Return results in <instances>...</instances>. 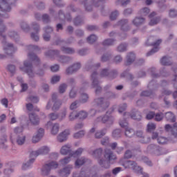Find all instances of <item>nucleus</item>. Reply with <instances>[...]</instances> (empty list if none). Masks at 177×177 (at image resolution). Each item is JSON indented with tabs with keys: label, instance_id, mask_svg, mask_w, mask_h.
<instances>
[{
	"label": "nucleus",
	"instance_id": "28",
	"mask_svg": "<svg viewBox=\"0 0 177 177\" xmlns=\"http://www.w3.org/2000/svg\"><path fill=\"white\" fill-rule=\"evenodd\" d=\"M105 158L107 160H109V161H111V160H115L116 157L113 154V152L107 149L105 151Z\"/></svg>",
	"mask_w": 177,
	"mask_h": 177
},
{
	"label": "nucleus",
	"instance_id": "57",
	"mask_svg": "<svg viewBox=\"0 0 177 177\" xmlns=\"http://www.w3.org/2000/svg\"><path fill=\"white\" fill-rule=\"evenodd\" d=\"M66 89H67V85L61 84L59 88V93H64L66 92Z\"/></svg>",
	"mask_w": 177,
	"mask_h": 177
},
{
	"label": "nucleus",
	"instance_id": "7",
	"mask_svg": "<svg viewBox=\"0 0 177 177\" xmlns=\"http://www.w3.org/2000/svg\"><path fill=\"white\" fill-rule=\"evenodd\" d=\"M82 151H84V149H82V148L78 149L73 154H72L71 156L66 157L64 159L60 160L59 164L61 165H67V164H68V162L71 161V158H73V157L75 158L81 156V154H82Z\"/></svg>",
	"mask_w": 177,
	"mask_h": 177
},
{
	"label": "nucleus",
	"instance_id": "10",
	"mask_svg": "<svg viewBox=\"0 0 177 177\" xmlns=\"http://www.w3.org/2000/svg\"><path fill=\"white\" fill-rule=\"evenodd\" d=\"M92 88H95V93H99L102 91V87L99 86V82H97V74L94 72L91 75Z\"/></svg>",
	"mask_w": 177,
	"mask_h": 177
},
{
	"label": "nucleus",
	"instance_id": "18",
	"mask_svg": "<svg viewBox=\"0 0 177 177\" xmlns=\"http://www.w3.org/2000/svg\"><path fill=\"white\" fill-rule=\"evenodd\" d=\"M81 68V64L76 63L73 64L72 66L66 69V73L68 74H73V73H75V71H77V70H80Z\"/></svg>",
	"mask_w": 177,
	"mask_h": 177
},
{
	"label": "nucleus",
	"instance_id": "60",
	"mask_svg": "<svg viewBox=\"0 0 177 177\" xmlns=\"http://www.w3.org/2000/svg\"><path fill=\"white\" fill-rule=\"evenodd\" d=\"M38 97L31 96L28 98V102H32V103H38Z\"/></svg>",
	"mask_w": 177,
	"mask_h": 177
},
{
	"label": "nucleus",
	"instance_id": "55",
	"mask_svg": "<svg viewBox=\"0 0 177 177\" xmlns=\"http://www.w3.org/2000/svg\"><path fill=\"white\" fill-rule=\"evenodd\" d=\"M7 141L8 140L6 139V136L0 138V147L4 148L5 143H6Z\"/></svg>",
	"mask_w": 177,
	"mask_h": 177
},
{
	"label": "nucleus",
	"instance_id": "49",
	"mask_svg": "<svg viewBox=\"0 0 177 177\" xmlns=\"http://www.w3.org/2000/svg\"><path fill=\"white\" fill-rule=\"evenodd\" d=\"M44 135H45V130L44 129L40 128L37 130L36 136H39L41 139L44 138Z\"/></svg>",
	"mask_w": 177,
	"mask_h": 177
},
{
	"label": "nucleus",
	"instance_id": "45",
	"mask_svg": "<svg viewBox=\"0 0 177 177\" xmlns=\"http://www.w3.org/2000/svg\"><path fill=\"white\" fill-rule=\"evenodd\" d=\"M76 118H78V113L75 111L71 113L69 115V121H74Z\"/></svg>",
	"mask_w": 177,
	"mask_h": 177
},
{
	"label": "nucleus",
	"instance_id": "16",
	"mask_svg": "<svg viewBox=\"0 0 177 177\" xmlns=\"http://www.w3.org/2000/svg\"><path fill=\"white\" fill-rule=\"evenodd\" d=\"M15 172V169L10 165V163H8L5 165L3 169V174L5 176H10Z\"/></svg>",
	"mask_w": 177,
	"mask_h": 177
},
{
	"label": "nucleus",
	"instance_id": "25",
	"mask_svg": "<svg viewBox=\"0 0 177 177\" xmlns=\"http://www.w3.org/2000/svg\"><path fill=\"white\" fill-rule=\"evenodd\" d=\"M70 151H71V147H70V145H64L60 149V153L63 156L68 154Z\"/></svg>",
	"mask_w": 177,
	"mask_h": 177
},
{
	"label": "nucleus",
	"instance_id": "56",
	"mask_svg": "<svg viewBox=\"0 0 177 177\" xmlns=\"http://www.w3.org/2000/svg\"><path fill=\"white\" fill-rule=\"evenodd\" d=\"M21 132H23V127H15L14 129V133H15V135H21Z\"/></svg>",
	"mask_w": 177,
	"mask_h": 177
},
{
	"label": "nucleus",
	"instance_id": "35",
	"mask_svg": "<svg viewBox=\"0 0 177 177\" xmlns=\"http://www.w3.org/2000/svg\"><path fill=\"white\" fill-rule=\"evenodd\" d=\"M164 118V113L159 112L155 114L154 120L155 121H157L159 122L160 121H162V119Z\"/></svg>",
	"mask_w": 177,
	"mask_h": 177
},
{
	"label": "nucleus",
	"instance_id": "9",
	"mask_svg": "<svg viewBox=\"0 0 177 177\" xmlns=\"http://www.w3.org/2000/svg\"><path fill=\"white\" fill-rule=\"evenodd\" d=\"M50 127V133L51 135H56L59 133V131L60 129V125L58 123L53 124L52 122L49 121L46 124V129H49Z\"/></svg>",
	"mask_w": 177,
	"mask_h": 177
},
{
	"label": "nucleus",
	"instance_id": "54",
	"mask_svg": "<svg viewBox=\"0 0 177 177\" xmlns=\"http://www.w3.org/2000/svg\"><path fill=\"white\" fill-rule=\"evenodd\" d=\"M48 118L51 121H55V120H57L59 118V115L55 113H52L49 114Z\"/></svg>",
	"mask_w": 177,
	"mask_h": 177
},
{
	"label": "nucleus",
	"instance_id": "63",
	"mask_svg": "<svg viewBox=\"0 0 177 177\" xmlns=\"http://www.w3.org/2000/svg\"><path fill=\"white\" fill-rule=\"evenodd\" d=\"M41 138H39V136H33L32 138V143H38V142H39V140H41Z\"/></svg>",
	"mask_w": 177,
	"mask_h": 177
},
{
	"label": "nucleus",
	"instance_id": "22",
	"mask_svg": "<svg viewBox=\"0 0 177 177\" xmlns=\"http://www.w3.org/2000/svg\"><path fill=\"white\" fill-rule=\"evenodd\" d=\"M52 31H53V29L50 27H47L45 28V32L43 35L44 41H49V39H50V35L49 34H50Z\"/></svg>",
	"mask_w": 177,
	"mask_h": 177
},
{
	"label": "nucleus",
	"instance_id": "14",
	"mask_svg": "<svg viewBox=\"0 0 177 177\" xmlns=\"http://www.w3.org/2000/svg\"><path fill=\"white\" fill-rule=\"evenodd\" d=\"M71 169H73V165H68L62 170H59L58 174L60 176L67 177L70 174H71Z\"/></svg>",
	"mask_w": 177,
	"mask_h": 177
},
{
	"label": "nucleus",
	"instance_id": "23",
	"mask_svg": "<svg viewBox=\"0 0 177 177\" xmlns=\"http://www.w3.org/2000/svg\"><path fill=\"white\" fill-rule=\"evenodd\" d=\"M29 120L31 124H32L33 125H37L39 124V118H38V116H37L34 113H30L29 115Z\"/></svg>",
	"mask_w": 177,
	"mask_h": 177
},
{
	"label": "nucleus",
	"instance_id": "36",
	"mask_svg": "<svg viewBox=\"0 0 177 177\" xmlns=\"http://www.w3.org/2000/svg\"><path fill=\"white\" fill-rule=\"evenodd\" d=\"M131 118L133 120H137V121H140L142 120V115H140V112H136L133 115H130Z\"/></svg>",
	"mask_w": 177,
	"mask_h": 177
},
{
	"label": "nucleus",
	"instance_id": "24",
	"mask_svg": "<svg viewBox=\"0 0 177 177\" xmlns=\"http://www.w3.org/2000/svg\"><path fill=\"white\" fill-rule=\"evenodd\" d=\"M1 17H4V19H6L8 16L5 15V14L3 13L0 14V35H2V34L5 32L6 28L5 27V25H3V22H2V19H1Z\"/></svg>",
	"mask_w": 177,
	"mask_h": 177
},
{
	"label": "nucleus",
	"instance_id": "8",
	"mask_svg": "<svg viewBox=\"0 0 177 177\" xmlns=\"http://www.w3.org/2000/svg\"><path fill=\"white\" fill-rule=\"evenodd\" d=\"M50 151V149L48 147L44 146L39 149L37 151H32L30 152V157L37 158L38 156H41V154H48Z\"/></svg>",
	"mask_w": 177,
	"mask_h": 177
},
{
	"label": "nucleus",
	"instance_id": "48",
	"mask_svg": "<svg viewBox=\"0 0 177 177\" xmlns=\"http://www.w3.org/2000/svg\"><path fill=\"white\" fill-rule=\"evenodd\" d=\"M154 129H156V124L151 122L147 124V131L148 132H151V131H154Z\"/></svg>",
	"mask_w": 177,
	"mask_h": 177
},
{
	"label": "nucleus",
	"instance_id": "62",
	"mask_svg": "<svg viewBox=\"0 0 177 177\" xmlns=\"http://www.w3.org/2000/svg\"><path fill=\"white\" fill-rule=\"evenodd\" d=\"M8 35L10 38H14V39H17L19 38V35H17V33L15 32H10Z\"/></svg>",
	"mask_w": 177,
	"mask_h": 177
},
{
	"label": "nucleus",
	"instance_id": "3",
	"mask_svg": "<svg viewBox=\"0 0 177 177\" xmlns=\"http://www.w3.org/2000/svg\"><path fill=\"white\" fill-rule=\"evenodd\" d=\"M93 106H96L100 111H104L110 106V102L106 98H96L94 100Z\"/></svg>",
	"mask_w": 177,
	"mask_h": 177
},
{
	"label": "nucleus",
	"instance_id": "13",
	"mask_svg": "<svg viewBox=\"0 0 177 177\" xmlns=\"http://www.w3.org/2000/svg\"><path fill=\"white\" fill-rule=\"evenodd\" d=\"M165 129L167 132H171L172 136L177 138V122L174 123L173 127L169 124H166Z\"/></svg>",
	"mask_w": 177,
	"mask_h": 177
},
{
	"label": "nucleus",
	"instance_id": "38",
	"mask_svg": "<svg viewBox=\"0 0 177 177\" xmlns=\"http://www.w3.org/2000/svg\"><path fill=\"white\" fill-rule=\"evenodd\" d=\"M86 117H88V113L84 111L77 113V118H80V120H85Z\"/></svg>",
	"mask_w": 177,
	"mask_h": 177
},
{
	"label": "nucleus",
	"instance_id": "34",
	"mask_svg": "<svg viewBox=\"0 0 177 177\" xmlns=\"http://www.w3.org/2000/svg\"><path fill=\"white\" fill-rule=\"evenodd\" d=\"M160 62L162 66H169L171 64V60L168 57H163L161 59Z\"/></svg>",
	"mask_w": 177,
	"mask_h": 177
},
{
	"label": "nucleus",
	"instance_id": "44",
	"mask_svg": "<svg viewBox=\"0 0 177 177\" xmlns=\"http://www.w3.org/2000/svg\"><path fill=\"white\" fill-rule=\"evenodd\" d=\"M102 44L104 46H110V45H113V44H114V39H105Z\"/></svg>",
	"mask_w": 177,
	"mask_h": 177
},
{
	"label": "nucleus",
	"instance_id": "51",
	"mask_svg": "<svg viewBox=\"0 0 177 177\" xmlns=\"http://www.w3.org/2000/svg\"><path fill=\"white\" fill-rule=\"evenodd\" d=\"M59 81H60V76L54 75L51 77L50 82L51 84H57V82H59Z\"/></svg>",
	"mask_w": 177,
	"mask_h": 177
},
{
	"label": "nucleus",
	"instance_id": "32",
	"mask_svg": "<svg viewBox=\"0 0 177 177\" xmlns=\"http://www.w3.org/2000/svg\"><path fill=\"white\" fill-rule=\"evenodd\" d=\"M106 132H107V130H106V129H104L100 130V131H97L95 134V137L97 139H100V138H103V136H104V135H106Z\"/></svg>",
	"mask_w": 177,
	"mask_h": 177
},
{
	"label": "nucleus",
	"instance_id": "20",
	"mask_svg": "<svg viewBox=\"0 0 177 177\" xmlns=\"http://www.w3.org/2000/svg\"><path fill=\"white\" fill-rule=\"evenodd\" d=\"M4 50L7 55H12V53H14L15 50H16V48L13 47V45L6 43L4 45Z\"/></svg>",
	"mask_w": 177,
	"mask_h": 177
},
{
	"label": "nucleus",
	"instance_id": "4",
	"mask_svg": "<svg viewBox=\"0 0 177 177\" xmlns=\"http://www.w3.org/2000/svg\"><path fill=\"white\" fill-rule=\"evenodd\" d=\"M19 68L21 71H23V73H26L30 78L35 77V73L32 71V66L30 62L25 61L24 62V66H20Z\"/></svg>",
	"mask_w": 177,
	"mask_h": 177
},
{
	"label": "nucleus",
	"instance_id": "53",
	"mask_svg": "<svg viewBox=\"0 0 177 177\" xmlns=\"http://www.w3.org/2000/svg\"><path fill=\"white\" fill-rule=\"evenodd\" d=\"M57 60L59 62H61V63H68V62H70V58L68 57H59L57 58Z\"/></svg>",
	"mask_w": 177,
	"mask_h": 177
},
{
	"label": "nucleus",
	"instance_id": "50",
	"mask_svg": "<svg viewBox=\"0 0 177 177\" xmlns=\"http://www.w3.org/2000/svg\"><path fill=\"white\" fill-rule=\"evenodd\" d=\"M28 57L30 60H33V62H37V63L39 62V58H38V57H37L34 53L28 54Z\"/></svg>",
	"mask_w": 177,
	"mask_h": 177
},
{
	"label": "nucleus",
	"instance_id": "2",
	"mask_svg": "<svg viewBox=\"0 0 177 177\" xmlns=\"http://www.w3.org/2000/svg\"><path fill=\"white\" fill-rule=\"evenodd\" d=\"M59 167L57 162L51 161L43 165L41 169V174L43 176H48L52 169H56Z\"/></svg>",
	"mask_w": 177,
	"mask_h": 177
},
{
	"label": "nucleus",
	"instance_id": "5",
	"mask_svg": "<svg viewBox=\"0 0 177 177\" xmlns=\"http://www.w3.org/2000/svg\"><path fill=\"white\" fill-rule=\"evenodd\" d=\"M53 104V106L52 107ZM60 106H62V102H60L59 100H57L56 94H53L52 96V100L48 101L47 104L46 109L47 110H49V109L52 107V109L53 110V111H55L56 110H59V109H60Z\"/></svg>",
	"mask_w": 177,
	"mask_h": 177
},
{
	"label": "nucleus",
	"instance_id": "19",
	"mask_svg": "<svg viewBox=\"0 0 177 177\" xmlns=\"http://www.w3.org/2000/svg\"><path fill=\"white\" fill-rule=\"evenodd\" d=\"M136 135L138 138H140V139H143V140H140L141 143H149V142H150V138H145L143 136V131H142V130L137 131L136 132Z\"/></svg>",
	"mask_w": 177,
	"mask_h": 177
},
{
	"label": "nucleus",
	"instance_id": "27",
	"mask_svg": "<svg viewBox=\"0 0 177 177\" xmlns=\"http://www.w3.org/2000/svg\"><path fill=\"white\" fill-rule=\"evenodd\" d=\"M145 23V18L142 17H136L133 20V24L136 26V27H139L141 24Z\"/></svg>",
	"mask_w": 177,
	"mask_h": 177
},
{
	"label": "nucleus",
	"instance_id": "47",
	"mask_svg": "<svg viewBox=\"0 0 177 177\" xmlns=\"http://www.w3.org/2000/svg\"><path fill=\"white\" fill-rule=\"evenodd\" d=\"M84 135H85V131H80L77 133H75L73 135V138H75V139H80V138H82V136H84Z\"/></svg>",
	"mask_w": 177,
	"mask_h": 177
},
{
	"label": "nucleus",
	"instance_id": "61",
	"mask_svg": "<svg viewBox=\"0 0 177 177\" xmlns=\"http://www.w3.org/2000/svg\"><path fill=\"white\" fill-rule=\"evenodd\" d=\"M118 17V11H115L112 12L110 15L111 20H115L117 17Z\"/></svg>",
	"mask_w": 177,
	"mask_h": 177
},
{
	"label": "nucleus",
	"instance_id": "43",
	"mask_svg": "<svg viewBox=\"0 0 177 177\" xmlns=\"http://www.w3.org/2000/svg\"><path fill=\"white\" fill-rule=\"evenodd\" d=\"M88 99H89V97L88 96V94L85 93H82L80 97V101L82 102V103H86Z\"/></svg>",
	"mask_w": 177,
	"mask_h": 177
},
{
	"label": "nucleus",
	"instance_id": "17",
	"mask_svg": "<svg viewBox=\"0 0 177 177\" xmlns=\"http://www.w3.org/2000/svg\"><path fill=\"white\" fill-rule=\"evenodd\" d=\"M160 44H161L160 39H158L156 42L152 44L154 48L151 50H150L149 53H147V56H151V55H153V53H156V52H158V49H159L158 46L160 45Z\"/></svg>",
	"mask_w": 177,
	"mask_h": 177
},
{
	"label": "nucleus",
	"instance_id": "33",
	"mask_svg": "<svg viewBox=\"0 0 177 177\" xmlns=\"http://www.w3.org/2000/svg\"><path fill=\"white\" fill-rule=\"evenodd\" d=\"M135 135V131H133L131 128L127 127L125 130V136L127 138H132Z\"/></svg>",
	"mask_w": 177,
	"mask_h": 177
},
{
	"label": "nucleus",
	"instance_id": "21",
	"mask_svg": "<svg viewBox=\"0 0 177 177\" xmlns=\"http://www.w3.org/2000/svg\"><path fill=\"white\" fill-rule=\"evenodd\" d=\"M31 158L26 162L23 163L22 165V169L25 171L26 169H28L32 164H34V162L35 161V157H30Z\"/></svg>",
	"mask_w": 177,
	"mask_h": 177
},
{
	"label": "nucleus",
	"instance_id": "37",
	"mask_svg": "<svg viewBox=\"0 0 177 177\" xmlns=\"http://www.w3.org/2000/svg\"><path fill=\"white\" fill-rule=\"evenodd\" d=\"M127 48H128V45H127V44H121L118 46L117 50L118 52H125V50H127Z\"/></svg>",
	"mask_w": 177,
	"mask_h": 177
},
{
	"label": "nucleus",
	"instance_id": "64",
	"mask_svg": "<svg viewBox=\"0 0 177 177\" xmlns=\"http://www.w3.org/2000/svg\"><path fill=\"white\" fill-rule=\"evenodd\" d=\"M155 115H156V113H154L153 112H149L147 115L146 118H147V120H151V119L154 118Z\"/></svg>",
	"mask_w": 177,
	"mask_h": 177
},
{
	"label": "nucleus",
	"instance_id": "58",
	"mask_svg": "<svg viewBox=\"0 0 177 177\" xmlns=\"http://www.w3.org/2000/svg\"><path fill=\"white\" fill-rule=\"evenodd\" d=\"M74 24L75 26H81V24H82V19H81L80 17L75 19Z\"/></svg>",
	"mask_w": 177,
	"mask_h": 177
},
{
	"label": "nucleus",
	"instance_id": "1",
	"mask_svg": "<svg viewBox=\"0 0 177 177\" xmlns=\"http://www.w3.org/2000/svg\"><path fill=\"white\" fill-rule=\"evenodd\" d=\"M120 164H121L125 169H133V171L136 172H142V167L138 166V164H136L135 161L121 160Z\"/></svg>",
	"mask_w": 177,
	"mask_h": 177
},
{
	"label": "nucleus",
	"instance_id": "39",
	"mask_svg": "<svg viewBox=\"0 0 177 177\" xmlns=\"http://www.w3.org/2000/svg\"><path fill=\"white\" fill-rule=\"evenodd\" d=\"M97 40V37L95 35H91L87 38V42H88V44H93V42H96Z\"/></svg>",
	"mask_w": 177,
	"mask_h": 177
},
{
	"label": "nucleus",
	"instance_id": "46",
	"mask_svg": "<svg viewBox=\"0 0 177 177\" xmlns=\"http://www.w3.org/2000/svg\"><path fill=\"white\" fill-rule=\"evenodd\" d=\"M160 23V17L153 18L149 21V26H156Z\"/></svg>",
	"mask_w": 177,
	"mask_h": 177
},
{
	"label": "nucleus",
	"instance_id": "40",
	"mask_svg": "<svg viewBox=\"0 0 177 177\" xmlns=\"http://www.w3.org/2000/svg\"><path fill=\"white\" fill-rule=\"evenodd\" d=\"M57 55H59V51L55 50H50L46 53V56H49L50 57H52L53 56H57Z\"/></svg>",
	"mask_w": 177,
	"mask_h": 177
},
{
	"label": "nucleus",
	"instance_id": "12",
	"mask_svg": "<svg viewBox=\"0 0 177 177\" xmlns=\"http://www.w3.org/2000/svg\"><path fill=\"white\" fill-rule=\"evenodd\" d=\"M151 139H157L158 143H159V145H165L168 143V138L159 136L158 133L157 132L152 133Z\"/></svg>",
	"mask_w": 177,
	"mask_h": 177
},
{
	"label": "nucleus",
	"instance_id": "30",
	"mask_svg": "<svg viewBox=\"0 0 177 177\" xmlns=\"http://www.w3.org/2000/svg\"><path fill=\"white\" fill-rule=\"evenodd\" d=\"M133 62H135V54H133V53H131L127 55L126 64L127 66H129V64H131Z\"/></svg>",
	"mask_w": 177,
	"mask_h": 177
},
{
	"label": "nucleus",
	"instance_id": "6",
	"mask_svg": "<svg viewBox=\"0 0 177 177\" xmlns=\"http://www.w3.org/2000/svg\"><path fill=\"white\" fill-rule=\"evenodd\" d=\"M16 2V0H0V10L3 12H10V5Z\"/></svg>",
	"mask_w": 177,
	"mask_h": 177
},
{
	"label": "nucleus",
	"instance_id": "42",
	"mask_svg": "<svg viewBox=\"0 0 177 177\" xmlns=\"http://www.w3.org/2000/svg\"><path fill=\"white\" fill-rule=\"evenodd\" d=\"M61 49H62V52H64V53L71 54V53H74V52H75L74 49H73L71 48L62 47Z\"/></svg>",
	"mask_w": 177,
	"mask_h": 177
},
{
	"label": "nucleus",
	"instance_id": "31",
	"mask_svg": "<svg viewBox=\"0 0 177 177\" xmlns=\"http://www.w3.org/2000/svg\"><path fill=\"white\" fill-rule=\"evenodd\" d=\"M165 118L167 121H170L171 122H175L176 118H175V115L171 112H167L165 114Z\"/></svg>",
	"mask_w": 177,
	"mask_h": 177
},
{
	"label": "nucleus",
	"instance_id": "15",
	"mask_svg": "<svg viewBox=\"0 0 177 177\" xmlns=\"http://www.w3.org/2000/svg\"><path fill=\"white\" fill-rule=\"evenodd\" d=\"M97 121L103 122V124H107L108 125H111L113 122H114V118L105 115L103 117L98 118Z\"/></svg>",
	"mask_w": 177,
	"mask_h": 177
},
{
	"label": "nucleus",
	"instance_id": "29",
	"mask_svg": "<svg viewBox=\"0 0 177 177\" xmlns=\"http://www.w3.org/2000/svg\"><path fill=\"white\" fill-rule=\"evenodd\" d=\"M86 162L85 158H79L75 162V165L77 168H80L82 165H84Z\"/></svg>",
	"mask_w": 177,
	"mask_h": 177
},
{
	"label": "nucleus",
	"instance_id": "59",
	"mask_svg": "<svg viewBox=\"0 0 177 177\" xmlns=\"http://www.w3.org/2000/svg\"><path fill=\"white\" fill-rule=\"evenodd\" d=\"M116 3L117 5H120V3H121L122 6H125V5H128V3H129V0H118Z\"/></svg>",
	"mask_w": 177,
	"mask_h": 177
},
{
	"label": "nucleus",
	"instance_id": "26",
	"mask_svg": "<svg viewBox=\"0 0 177 177\" xmlns=\"http://www.w3.org/2000/svg\"><path fill=\"white\" fill-rule=\"evenodd\" d=\"M17 143L19 146L24 145V143H26V136L24 134H20L17 136Z\"/></svg>",
	"mask_w": 177,
	"mask_h": 177
},
{
	"label": "nucleus",
	"instance_id": "11",
	"mask_svg": "<svg viewBox=\"0 0 177 177\" xmlns=\"http://www.w3.org/2000/svg\"><path fill=\"white\" fill-rule=\"evenodd\" d=\"M71 133V131L70 129H67L61 132L57 137V140L60 143H63V142H66L67 139H68V136H70V134Z\"/></svg>",
	"mask_w": 177,
	"mask_h": 177
},
{
	"label": "nucleus",
	"instance_id": "52",
	"mask_svg": "<svg viewBox=\"0 0 177 177\" xmlns=\"http://www.w3.org/2000/svg\"><path fill=\"white\" fill-rule=\"evenodd\" d=\"M26 109L28 111H33V110L35 111H39V109H34V106L31 103L26 104Z\"/></svg>",
	"mask_w": 177,
	"mask_h": 177
},
{
	"label": "nucleus",
	"instance_id": "41",
	"mask_svg": "<svg viewBox=\"0 0 177 177\" xmlns=\"http://www.w3.org/2000/svg\"><path fill=\"white\" fill-rule=\"evenodd\" d=\"M112 136L114 138V139H118L121 136V130L120 129H115L112 133Z\"/></svg>",
	"mask_w": 177,
	"mask_h": 177
}]
</instances>
